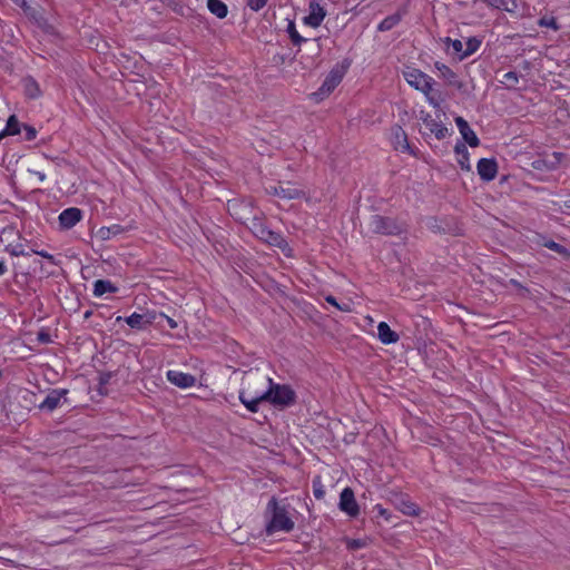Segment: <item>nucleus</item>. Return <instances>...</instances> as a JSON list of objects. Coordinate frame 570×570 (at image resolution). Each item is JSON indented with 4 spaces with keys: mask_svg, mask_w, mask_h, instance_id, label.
Wrapping results in <instances>:
<instances>
[{
    "mask_svg": "<svg viewBox=\"0 0 570 570\" xmlns=\"http://www.w3.org/2000/svg\"><path fill=\"white\" fill-rule=\"evenodd\" d=\"M8 272V268L3 261H0V276L4 275Z\"/></svg>",
    "mask_w": 570,
    "mask_h": 570,
    "instance_id": "49530a36",
    "label": "nucleus"
},
{
    "mask_svg": "<svg viewBox=\"0 0 570 570\" xmlns=\"http://www.w3.org/2000/svg\"><path fill=\"white\" fill-rule=\"evenodd\" d=\"M262 399H265L266 403L284 409L295 402V394H262Z\"/></svg>",
    "mask_w": 570,
    "mask_h": 570,
    "instance_id": "2eb2a0df",
    "label": "nucleus"
},
{
    "mask_svg": "<svg viewBox=\"0 0 570 570\" xmlns=\"http://www.w3.org/2000/svg\"><path fill=\"white\" fill-rule=\"evenodd\" d=\"M268 191L284 199H296L303 195V191L301 189L294 187L289 183H287L286 185L281 183L278 186H272L269 187Z\"/></svg>",
    "mask_w": 570,
    "mask_h": 570,
    "instance_id": "ddd939ff",
    "label": "nucleus"
},
{
    "mask_svg": "<svg viewBox=\"0 0 570 570\" xmlns=\"http://www.w3.org/2000/svg\"><path fill=\"white\" fill-rule=\"evenodd\" d=\"M435 69L440 72V76L448 82L458 89L462 88V82L458 80L456 73L446 65L436 61L434 63Z\"/></svg>",
    "mask_w": 570,
    "mask_h": 570,
    "instance_id": "f3484780",
    "label": "nucleus"
},
{
    "mask_svg": "<svg viewBox=\"0 0 570 570\" xmlns=\"http://www.w3.org/2000/svg\"><path fill=\"white\" fill-rule=\"evenodd\" d=\"M364 546H365V543L362 540H351L347 542V547L353 550L361 549Z\"/></svg>",
    "mask_w": 570,
    "mask_h": 570,
    "instance_id": "37998d69",
    "label": "nucleus"
},
{
    "mask_svg": "<svg viewBox=\"0 0 570 570\" xmlns=\"http://www.w3.org/2000/svg\"><path fill=\"white\" fill-rule=\"evenodd\" d=\"M168 381L179 389H188L195 385L196 379L191 374L183 373L180 371L169 370L167 372Z\"/></svg>",
    "mask_w": 570,
    "mask_h": 570,
    "instance_id": "f8f14e48",
    "label": "nucleus"
},
{
    "mask_svg": "<svg viewBox=\"0 0 570 570\" xmlns=\"http://www.w3.org/2000/svg\"><path fill=\"white\" fill-rule=\"evenodd\" d=\"M82 218V210L77 207H69L62 210L58 217L61 229H70Z\"/></svg>",
    "mask_w": 570,
    "mask_h": 570,
    "instance_id": "9d476101",
    "label": "nucleus"
},
{
    "mask_svg": "<svg viewBox=\"0 0 570 570\" xmlns=\"http://www.w3.org/2000/svg\"><path fill=\"white\" fill-rule=\"evenodd\" d=\"M352 61L348 58H345L331 69L322 86L313 94L316 101L327 97L341 83Z\"/></svg>",
    "mask_w": 570,
    "mask_h": 570,
    "instance_id": "f03ea898",
    "label": "nucleus"
},
{
    "mask_svg": "<svg viewBox=\"0 0 570 570\" xmlns=\"http://www.w3.org/2000/svg\"><path fill=\"white\" fill-rule=\"evenodd\" d=\"M542 246L553 250L554 253H557L564 259L570 258V250L567 247H564L563 245H561L552 239H544L542 242Z\"/></svg>",
    "mask_w": 570,
    "mask_h": 570,
    "instance_id": "a878e982",
    "label": "nucleus"
},
{
    "mask_svg": "<svg viewBox=\"0 0 570 570\" xmlns=\"http://www.w3.org/2000/svg\"><path fill=\"white\" fill-rule=\"evenodd\" d=\"M268 509L272 510L273 515L266 527L267 534L271 535L278 531L289 532L294 529V521L291 519L285 508L277 504L275 498H272L268 502Z\"/></svg>",
    "mask_w": 570,
    "mask_h": 570,
    "instance_id": "7ed1b4c3",
    "label": "nucleus"
},
{
    "mask_svg": "<svg viewBox=\"0 0 570 570\" xmlns=\"http://www.w3.org/2000/svg\"><path fill=\"white\" fill-rule=\"evenodd\" d=\"M168 323L171 328H175L177 326L176 323L171 318H168Z\"/></svg>",
    "mask_w": 570,
    "mask_h": 570,
    "instance_id": "864d4df0",
    "label": "nucleus"
},
{
    "mask_svg": "<svg viewBox=\"0 0 570 570\" xmlns=\"http://www.w3.org/2000/svg\"><path fill=\"white\" fill-rule=\"evenodd\" d=\"M325 16V9L316 0H311L308 3V14L304 17L303 21L308 27L317 28L323 22Z\"/></svg>",
    "mask_w": 570,
    "mask_h": 570,
    "instance_id": "6e6552de",
    "label": "nucleus"
},
{
    "mask_svg": "<svg viewBox=\"0 0 570 570\" xmlns=\"http://www.w3.org/2000/svg\"><path fill=\"white\" fill-rule=\"evenodd\" d=\"M368 227L371 232L381 235L396 236L405 230L404 225L399 223L395 218L382 215L371 216Z\"/></svg>",
    "mask_w": 570,
    "mask_h": 570,
    "instance_id": "20e7f679",
    "label": "nucleus"
},
{
    "mask_svg": "<svg viewBox=\"0 0 570 570\" xmlns=\"http://www.w3.org/2000/svg\"><path fill=\"white\" fill-rule=\"evenodd\" d=\"M92 315V311H86L85 314H83V318L85 320H89Z\"/></svg>",
    "mask_w": 570,
    "mask_h": 570,
    "instance_id": "09e8293b",
    "label": "nucleus"
},
{
    "mask_svg": "<svg viewBox=\"0 0 570 570\" xmlns=\"http://www.w3.org/2000/svg\"><path fill=\"white\" fill-rule=\"evenodd\" d=\"M313 491H314V497L316 499H323L325 495V491H324L323 485L321 484V481L318 479L313 481Z\"/></svg>",
    "mask_w": 570,
    "mask_h": 570,
    "instance_id": "58836bf2",
    "label": "nucleus"
},
{
    "mask_svg": "<svg viewBox=\"0 0 570 570\" xmlns=\"http://www.w3.org/2000/svg\"><path fill=\"white\" fill-rule=\"evenodd\" d=\"M31 252L36 255H39V256L46 258L50 264L58 265L56 257L53 255L49 254L48 252L38 250V249H31Z\"/></svg>",
    "mask_w": 570,
    "mask_h": 570,
    "instance_id": "ea45409f",
    "label": "nucleus"
},
{
    "mask_svg": "<svg viewBox=\"0 0 570 570\" xmlns=\"http://www.w3.org/2000/svg\"><path fill=\"white\" fill-rule=\"evenodd\" d=\"M454 151L460 158L458 159V163L460 164L461 168L463 170H470V164H469V153L468 148L464 144L459 142L454 147Z\"/></svg>",
    "mask_w": 570,
    "mask_h": 570,
    "instance_id": "b1692460",
    "label": "nucleus"
},
{
    "mask_svg": "<svg viewBox=\"0 0 570 570\" xmlns=\"http://www.w3.org/2000/svg\"><path fill=\"white\" fill-rule=\"evenodd\" d=\"M314 42H315V46H316V50L320 51L321 50L320 38L314 39Z\"/></svg>",
    "mask_w": 570,
    "mask_h": 570,
    "instance_id": "603ef678",
    "label": "nucleus"
},
{
    "mask_svg": "<svg viewBox=\"0 0 570 570\" xmlns=\"http://www.w3.org/2000/svg\"><path fill=\"white\" fill-rule=\"evenodd\" d=\"M520 75L515 71H508L503 75L504 82L510 86L514 87L519 83Z\"/></svg>",
    "mask_w": 570,
    "mask_h": 570,
    "instance_id": "e433bc0d",
    "label": "nucleus"
},
{
    "mask_svg": "<svg viewBox=\"0 0 570 570\" xmlns=\"http://www.w3.org/2000/svg\"><path fill=\"white\" fill-rule=\"evenodd\" d=\"M37 340H38V342H40L42 344H48L51 342V336L47 331L42 330V331L38 332Z\"/></svg>",
    "mask_w": 570,
    "mask_h": 570,
    "instance_id": "79ce46f5",
    "label": "nucleus"
},
{
    "mask_svg": "<svg viewBox=\"0 0 570 570\" xmlns=\"http://www.w3.org/2000/svg\"><path fill=\"white\" fill-rule=\"evenodd\" d=\"M563 206L566 208H570V195L568 196V198L563 202Z\"/></svg>",
    "mask_w": 570,
    "mask_h": 570,
    "instance_id": "8fccbe9b",
    "label": "nucleus"
},
{
    "mask_svg": "<svg viewBox=\"0 0 570 570\" xmlns=\"http://www.w3.org/2000/svg\"><path fill=\"white\" fill-rule=\"evenodd\" d=\"M22 129L24 131V140L31 141L37 136V130L35 127L23 124Z\"/></svg>",
    "mask_w": 570,
    "mask_h": 570,
    "instance_id": "4c0bfd02",
    "label": "nucleus"
},
{
    "mask_svg": "<svg viewBox=\"0 0 570 570\" xmlns=\"http://www.w3.org/2000/svg\"><path fill=\"white\" fill-rule=\"evenodd\" d=\"M538 24L540 27L550 28L553 31H559L561 29V26L558 23L554 17L543 16L538 20Z\"/></svg>",
    "mask_w": 570,
    "mask_h": 570,
    "instance_id": "473e14b6",
    "label": "nucleus"
},
{
    "mask_svg": "<svg viewBox=\"0 0 570 570\" xmlns=\"http://www.w3.org/2000/svg\"><path fill=\"white\" fill-rule=\"evenodd\" d=\"M392 144L401 153H411V146L406 132L401 126L392 128Z\"/></svg>",
    "mask_w": 570,
    "mask_h": 570,
    "instance_id": "4468645a",
    "label": "nucleus"
},
{
    "mask_svg": "<svg viewBox=\"0 0 570 570\" xmlns=\"http://www.w3.org/2000/svg\"><path fill=\"white\" fill-rule=\"evenodd\" d=\"M268 0H248L247 1V6L254 10V11H258L261 10L262 8H264L266 6Z\"/></svg>",
    "mask_w": 570,
    "mask_h": 570,
    "instance_id": "a19ab883",
    "label": "nucleus"
},
{
    "mask_svg": "<svg viewBox=\"0 0 570 570\" xmlns=\"http://www.w3.org/2000/svg\"><path fill=\"white\" fill-rule=\"evenodd\" d=\"M63 394L48 395L39 405L42 410L53 411L60 403Z\"/></svg>",
    "mask_w": 570,
    "mask_h": 570,
    "instance_id": "7c9ffc66",
    "label": "nucleus"
},
{
    "mask_svg": "<svg viewBox=\"0 0 570 570\" xmlns=\"http://www.w3.org/2000/svg\"><path fill=\"white\" fill-rule=\"evenodd\" d=\"M463 139L471 146V147H478L480 145V140L475 132L471 129V127H466L464 130L460 131Z\"/></svg>",
    "mask_w": 570,
    "mask_h": 570,
    "instance_id": "2f4dec72",
    "label": "nucleus"
},
{
    "mask_svg": "<svg viewBox=\"0 0 570 570\" xmlns=\"http://www.w3.org/2000/svg\"><path fill=\"white\" fill-rule=\"evenodd\" d=\"M338 508L351 518H356L360 514V507L351 488H345L341 492Z\"/></svg>",
    "mask_w": 570,
    "mask_h": 570,
    "instance_id": "423d86ee",
    "label": "nucleus"
},
{
    "mask_svg": "<svg viewBox=\"0 0 570 570\" xmlns=\"http://www.w3.org/2000/svg\"><path fill=\"white\" fill-rule=\"evenodd\" d=\"M401 20H402V13L395 12V13L384 18L377 26V30L382 31V32L389 31V30L393 29L395 26H397Z\"/></svg>",
    "mask_w": 570,
    "mask_h": 570,
    "instance_id": "4be33fe9",
    "label": "nucleus"
},
{
    "mask_svg": "<svg viewBox=\"0 0 570 570\" xmlns=\"http://www.w3.org/2000/svg\"><path fill=\"white\" fill-rule=\"evenodd\" d=\"M238 400L250 411L257 412L258 405L266 403L265 399H262V394L256 397H248V394H238Z\"/></svg>",
    "mask_w": 570,
    "mask_h": 570,
    "instance_id": "5701e85b",
    "label": "nucleus"
},
{
    "mask_svg": "<svg viewBox=\"0 0 570 570\" xmlns=\"http://www.w3.org/2000/svg\"><path fill=\"white\" fill-rule=\"evenodd\" d=\"M155 314H138L132 313L128 317L117 316L116 322L125 321L131 328L135 330H146L149 325L154 323Z\"/></svg>",
    "mask_w": 570,
    "mask_h": 570,
    "instance_id": "1a4fd4ad",
    "label": "nucleus"
},
{
    "mask_svg": "<svg viewBox=\"0 0 570 570\" xmlns=\"http://www.w3.org/2000/svg\"><path fill=\"white\" fill-rule=\"evenodd\" d=\"M7 136H9V135H8V134H6V130H4V129L0 131V140H1L2 138L7 137Z\"/></svg>",
    "mask_w": 570,
    "mask_h": 570,
    "instance_id": "5fc2aeb1",
    "label": "nucleus"
},
{
    "mask_svg": "<svg viewBox=\"0 0 570 570\" xmlns=\"http://www.w3.org/2000/svg\"><path fill=\"white\" fill-rule=\"evenodd\" d=\"M377 509H379V513H380L381 515H385V514H386V510H385V509H383L381 505H377Z\"/></svg>",
    "mask_w": 570,
    "mask_h": 570,
    "instance_id": "3c124183",
    "label": "nucleus"
},
{
    "mask_svg": "<svg viewBox=\"0 0 570 570\" xmlns=\"http://www.w3.org/2000/svg\"><path fill=\"white\" fill-rule=\"evenodd\" d=\"M35 174L38 176L40 181H43L46 179V175L41 171H35Z\"/></svg>",
    "mask_w": 570,
    "mask_h": 570,
    "instance_id": "de8ad7c7",
    "label": "nucleus"
},
{
    "mask_svg": "<svg viewBox=\"0 0 570 570\" xmlns=\"http://www.w3.org/2000/svg\"><path fill=\"white\" fill-rule=\"evenodd\" d=\"M481 46V40L476 37H471L468 39L465 45H463V53L460 55V59H465L469 56L473 55Z\"/></svg>",
    "mask_w": 570,
    "mask_h": 570,
    "instance_id": "bb28decb",
    "label": "nucleus"
},
{
    "mask_svg": "<svg viewBox=\"0 0 570 570\" xmlns=\"http://www.w3.org/2000/svg\"><path fill=\"white\" fill-rule=\"evenodd\" d=\"M377 336L383 344H393L400 340L399 334L391 330L390 325L385 322L379 323Z\"/></svg>",
    "mask_w": 570,
    "mask_h": 570,
    "instance_id": "a211bd4d",
    "label": "nucleus"
},
{
    "mask_svg": "<svg viewBox=\"0 0 570 570\" xmlns=\"http://www.w3.org/2000/svg\"><path fill=\"white\" fill-rule=\"evenodd\" d=\"M420 120L438 140H443L450 135L448 127L429 112L420 111Z\"/></svg>",
    "mask_w": 570,
    "mask_h": 570,
    "instance_id": "39448f33",
    "label": "nucleus"
},
{
    "mask_svg": "<svg viewBox=\"0 0 570 570\" xmlns=\"http://www.w3.org/2000/svg\"><path fill=\"white\" fill-rule=\"evenodd\" d=\"M23 88L29 98H37L40 95L38 82L31 77L23 79Z\"/></svg>",
    "mask_w": 570,
    "mask_h": 570,
    "instance_id": "cd10ccee",
    "label": "nucleus"
},
{
    "mask_svg": "<svg viewBox=\"0 0 570 570\" xmlns=\"http://www.w3.org/2000/svg\"><path fill=\"white\" fill-rule=\"evenodd\" d=\"M127 230L126 227L119 225V224H114L111 226H108V227H101L99 230H98V235L99 237L102 239V240H108L117 235H120L122 233H125Z\"/></svg>",
    "mask_w": 570,
    "mask_h": 570,
    "instance_id": "412c9836",
    "label": "nucleus"
},
{
    "mask_svg": "<svg viewBox=\"0 0 570 570\" xmlns=\"http://www.w3.org/2000/svg\"><path fill=\"white\" fill-rule=\"evenodd\" d=\"M21 129H22V125L20 124V121L18 120L16 115H11L8 118L7 125L4 127L6 134H8L9 136H14V135L20 134Z\"/></svg>",
    "mask_w": 570,
    "mask_h": 570,
    "instance_id": "c85d7f7f",
    "label": "nucleus"
},
{
    "mask_svg": "<svg viewBox=\"0 0 570 570\" xmlns=\"http://www.w3.org/2000/svg\"><path fill=\"white\" fill-rule=\"evenodd\" d=\"M118 287L108 279H97L94 283V295L97 297L102 296L106 293H116Z\"/></svg>",
    "mask_w": 570,
    "mask_h": 570,
    "instance_id": "aec40b11",
    "label": "nucleus"
},
{
    "mask_svg": "<svg viewBox=\"0 0 570 570\" xmlns=\"http://www.w3.org/2000/svg\"><path fill=\"white\" fill-rule=\"evenodd\" d=\"M268 381V387L265 392H293V390L287 385L275 384L271 379H266Z\"/></svg>",
    "mask_w": 570,
    "mask_h": 570,
    "instance_id": "c9c22d12",
    "label": "nucleus"
},
{
    "mask_svg": "<svg viewBox=\"0 0 570 570\" xmlns=\"http://www.w3.org/2000/svg\"><path fill=\"white\" fill-rule=\"evenodd\" d=\"M444 43L448 47H451L453 49L454 53H458L459 56L463 53V43H462L461 40H459V39H451V38L446 37L444 39Z\"/></svg>",
    "mask_w": 570,
    "mask_h": 570,
    "instance_id": "72a5a7b5",
    "label": "nucleus"
},
{
    "mask_svg": "<svg viewBox=\"0 0 570 570\" xmlns=\"http://www.w3.org/2000/svg\"><path fill=\"white\" fill-rule=\"evenodd\" d=\"M286 31H287V33H288V36L291 38V41L293 42L294 46H301L303 42H307L308 41L306 38L302 37L297 32L294 21H289L288 22Z\"/></svg>",
    "mask_w": 570,
    "mask_h": 570,
    "instance_id": "c756f323",
    "label": "nucleus"
},
{
    "mask_svg": "<svg viewBox=\"0 0 570 570\" xmlns=\"http://www.w3.org/2000/svg\"><path fill=\"white\" fill-rule=\"evenodd\" d=\"M394 505L405 515L417 517L420 514V508L406 497L396 498Z\"/></svg>",
    "mask_w": 570,
    "mask_h": 570,
    "instance_id": "dca6fc26",
    "label": "nucleus"
},
{
    "mask_svg": "<svg viewBox=\"0 0 570 570\" xmlns=\"http://www.w3.org/2000/svg\"><path fill=\"white\" fill-rule=\"evenodd\" d=\"M325 301L327 303H330L331 305L335 306L336 308L341 309V311H346V308H343L336 301V298L332 295H328Z\"/></svg>",
    "mask_w": 570,
    "mask_h": 570,
    "instance_id": "a18cd8bd",
    "label": "nucleus"
},
{
    "mask_svg": "<svg viewBox=\"0 0 570 570\" xmlns=\"http://www.w3.org/2000/svg\"><path fill=\"white\" fill-rule=\"evenodd\" d=\"M404 78L407 83L416 90L424 94L430 105L440 108L441 99L438 91L433 89L435 80L423 71L412 68L404 71Z\"/></svg>",
    "mask_w": 570,
    "mask_h": 570,
    "instance_id": "f257e3e1",
    "label": "nucleus"
},
{
    "mask_svg": "<svg viewBox=\"0 0 570 570\" xmlns=\"http://www.w3.org/2000/svg\"><path fill=\"white\" fill-rule=\"evenodd\" d=\"M455 124H456V126H458V128H459V131H462V130H464L466 127H469L468 121H466L463 117H461V116H459V117H456V118H455Z\"/></svg>",
    "mask_w": 570,
    "mask_h": 570,
    "instance_id": "c03bdc74",
    "label": "nucleus"
},
{
    "mask_svg": "<svg viewBox=\"0 0 570 570\" xmlns=\"http://www.w3.org/2000/svg\"><path fill=\"white\" fill-rule=\"evenodd\" d=\"M256 236L268 245L284 249L287 242L278 232H274L264 225H258L255 232Z\"/></svg>",
    "mask_w": 570,
    "mask_h": 570,
    "instance_id": "0eeeda50",
    "label": "nucleus"
},
{
    "mask_svg": "<svg viewBox=\"0 0 570 570\" xmlns=\"http://www.w3.org/2000/svg\"><path fill=\"white\" fill-rule=\"evenodd\" d=\"M520 1L521 0H483L487 6L509 13L517 12Z\"/></svg>",
    "mask_w": 570,
    "mask_h": 570,
    "instance_id": "6ab92c4d",
    "label": "nucleus"
},
{
    "mask_svg": "<svg viewBox=\"0 0 570 570\" xmlns=\"http://www.w3.org/2000/svg\"><path fill=\"white\" fill-rule=\"evenodd\" d=\"M6 252H8L11 256H29L30 253L26 252L24 248H23V245L21 244H18V245H8L6 247Z\"/></svg>",
    "mask_w": 570,
    "mask_h": 570,
    "instance_id": "f704fd0d",
    "label": "nucleus"
},
{
    "mask_svg": "<svg viewBox=\"0 0 570 570\" xmlns=\"http://www.w3.org/2000/svg\"><path fill=\"white\" fill-rule=\"evenodd\" d=\"M51 392H61V393H65V392H68L66 389H60V390H57V389H53L51 390Z\"/></svg>",
    "mask_w": 570,
    "mask_h": 570,
    "instance_id": "6e6d98bb",
    "label": "nucleus"
},
{
    "mask_svg": "<svg viewBox=\"0 0 570 570\" xmlns=\"http://www.w3.org/2000/svg\"><path fill=\"white\" fill-rule=\"evenodd\" d=\"M207 7L213 14L220 19L227 16V6L220 0H207Z\"/></svg>",
    "mask_w": 570,
    "mask_h": 570,
    "instance_id": "393cba45",
    "label": "nucleus"
},
{
    "mask_svg": "<svg viewBox=\"0 0 570 570\" xmlns=\"http://www.w3.org/2000/svg\"><path fill=\"white\" fill-rule=\"evenodd\" d=\"M476 169L482 180L491 181L497 177L498 163L495 161V159L481 158L478 161Z\"/></svg>",
    "mask_w": 570,
    "mask_h": 570,
    "instance_id": "9b49d317",
    "label": "nucleus"
}]
</instances>
